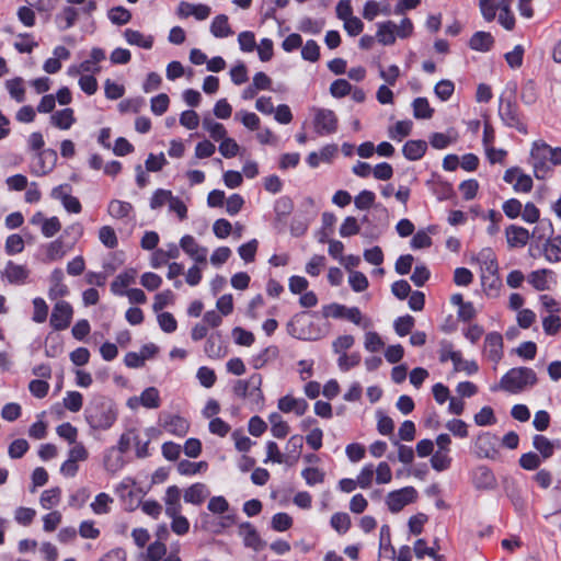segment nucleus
Instances as JSON below:
<instances>
[{"label": "nucleus", "instance_id": "nucleus-15", "mask_svg": "<svg viewBox=\"0 0 561 561\" xmlns=\"http://www.w3.org/2000/svg\"><path fill=\"white\" fill-rule=\"evenodd\" d=\"M278 409L284 413L294 412L296 415L301 416L308 409V403L302 398H294L289 394L278 400Z\"/></svg>", "mask_w": 561, "mask_h": 561}, {"label": "nucleus", "instance_id": "nucleus-47", "mask_svg": "<svg viewBox=\"0 0 561 561\" xmlns=\"http://www.w3.org/2000/svg\"><path fill=\"white\" fill-rule=\"evenodd\" d=\"M165 553V545L157 540L148 546L146 554L144 556V561H162Z\"/></svg>", "mask_w": 561, "mask_h": 561}, {"label": "nucleus", "instance_id": "nucleus-53", "mask_svg": "<svg viewBox=\"0 0 561 561\" xmlns=\"http://www.w3.org/2000/svg\"><path fill=\"white\" fill-rule=\"evenodd\" d=\"M330 523L339 534H345L351 527V518L346 513L333 514Z\"/></svg>", "mask_w": 561, "mask_h": 561}, {"label": "nucleus", "instance_id": "nucleus-56", "mask_svg": "<svg viewBox=\"0 0 561 561\" xmlns=\"http://www.w3.org/2000/svg\"><path fill=\"white\" fill-rule=\"evenodd\" d=\"M301 57L305 60L316 62L320 58V47L317 44L316 41L309 39L306 42V44L302 46L301 49Z\"/></svg>", "mask_w": 561, "mask_h": 561}, {"label": "nucleus", "instance_id": "nucleus-20", "mask_svg": "<svg viewBox=\"0 0 561 561\" xmlns=\"http://www.w3.org/2000/svg\"><path fill=\"white\" fill-rule=\"evenodd\" d=\"M51 195L54 198L60 199L64 207L69 213L78 214L81 211V204L79 199L72 195L67 194L65 191V186L61 185L54 188Z\"/></svg>", "mask_w": 561, "mask_h": 561}, {"label": "nucleus", "instance_id": "nucleus-57", "mask_svg": "<svg viewBox=\"0 0 561 561\" xmlns=\"http://www.w3.org/2000/svg\"><path fill=\"white\" fill-rule=\"evenodd\" d=\"M33 321L36 323H43L46 321L48 316V306L43 298H35L33 300Z\"/></svg>", "mask_w": 561, "mask_h": 561}, {"label": "nucleus", "instance_id": "nucleus-49", "mask_svg": "<svg viewBox=\"0 0 561 561\" xmlns=\"http://www.w3.org/2000/svg\"><path fill=\"white\" fill-rule=\"evenodd\" d=\"M510 8L511 5H508L507 0H505L503 3H500L499 22L507 31H512L515 26V18L512 14Z\"/></svg>", "mask_w": 561, "mask_h": 561}, {"label": "nucleus", "instance_id": "nucleus-18", "mask_svg": "<svg viewBox=\"0 0 561 561\" xmlns=\"http://www.w3.org/2000/svg\"><path fill=\"white\" fill-rule=\"evenodd\" d=\"M137 272L134 268H129L124 273H121L115 277L111 284V290L114 295L123 296L126 293V288L134 284L136 280Z\"/></svg>", "mask_w": 561, "mask_h": 561}, {"label": "nucleus", "instance_id": "nucleus-23", "mask_svg": "<svg viewBox=\"0 0 561 561\" xmlns=\"http://www.w3.org/2000/svg\"><path fill=\"white\" fill-rule=\"evenodd\" d=\"M75 122H76V118H75L73 110L69 108V107L64 108L61 111H57L50 116V123L55 127L62 129V130L70 129L71 126L75 124Z\"/></svg>", "mask_w": 561, "mask_h": 561}, {"label": "nucleus", "instance_id": "nucleus-64", "mask_svg": "<svg viewBox=\"0 0 561 561\" xmlns=\"http://www.w3.org/2000/svg\"><path fill=\"white\" fill-rule=\"evenodd\" d=\"M108 16L110 20L117 25H124L128 23L131 19L130 12L123 7L113 8L110 11Z\"/></svg>", "mask_w": 561, "mask_h": 561}, {"label": "nucleus", "instance_id": "nucleus-28", "mask_svg": "<svg viewBox=\"0 0 561 561\" xmlns=\"http://www.w3.org/2000/svg\"><path fill=\"white\" fill-rule=\"evenodd\" d=\"M125 39L130 45H136L145 49H150L153 44L152 36H146L139 31L127 28L124 32Z\"/></svg>", "mask_w": 561, "mask_h": 561}, {"label": "nucleus", "instance_id": "nucleus-37", "mask_svg": "<svg viewBox=\"0 0 561 561\" xmlns=\"http://www.w3.org/2000/svg\"><path fill=\"white\" fill-rule=\"evenodd\" d=\"M543 253L550 262L561 261V237L549 239L545 244Z\"/></svg>", "mask_w": 561, "mask_h": 561}, {"label": "nucleus", "instance_id": "nucleus-38", "mask_svg": "<svg viewBox=\"0 0 561 561\" xmlns=\"http://www.w3.org/2000/svg\"><path fill=\"white\" fill-rule=\"evenodd\" d=\"M262 383V377L260 374H253L248 379V389L251 388V392H248V399L251 398V401L256 405H260L263 401V394L260 389Z\"/></svg>", "mask_w": 561, "mask_h": 561}, {"label": "nucleus", "instance_id": "nucleus-11", "mask_svg": "<svg viewBox=\"0 0 561 561\" xmlns=\"http://www.w3.org/2000/svg\"><path fill=\"white\" fill-rule=\"evenodd\" d=\"M180 247L195 262L206 263L208 250L199 245L192 236L186 234L182 237L180 240Z\"/></svg>", "mask_w": 561, "mask_h": 561}, {"label": "nucleus", "instance_id": "nucleus-21", "mask_svg": "<svg viewBox=\"0 0 561 561\" xmlns=\"http://www.w3.org/2000/svg\"><path fill=\"white\" fill-rule=\"evenodd\" d=\"M477 260L481 266V274L499 273L496 256L492 249H482L479 252Z\"/></svg>", "mask_w": 561, "mask_h": 561}, {"label": "nucleus", "instance_id": "nucleus-40", "mask_svg": "<svg viewBox=\"0 0 561 561\" xmlns=\"http://www.w3.org/2000/svg\"><path fill=\"white\" fill-rule=\"evenodd\" d=\"M203 127L209 133V136L216 140H224L226 137V129L222 124L215 122L209 117L203 119Z\"/></svg>", "mask_w": 561, "mask_h": 561}, {"label": "nucleus", "instance_id": "nucleus-55", "mask_svg": "<svg viewBox=\"0 0 561 561\" xmlns=\"http://www.w3.org/2000/svg\"><path fill=\"white\" fill-rule=\"evenodd\" d=\"M83 404V397L78 391H69L64 398V405L71 412H79Z\"/></svg>", "mask_w": 561, "mask_h": 561}, {"label": "nucleus", "instance_id": "nucleus-22", "mask_svg": "<svg viewBox=\"0 0 561 561\" xmlns=\"http://www.w3.org/2000/svg\"><path fill=\"white\" fill-rule=\"evenodd\" d=\"M427 142L424 140H409L402 148L403 156L410 161L420 160L426 152Z\"/></svg>", "mask_w": 561, "mask_h": 561}, {"label": "nucleus", "instance_id": "nucleus-17", "mask_svg": "<svg viewBox=\"0 0 561 561\" xmlns=\"http://www.w3.org/2000/svg\"><path fill=\"white\" fill-rule=\"evenodd\" d=\"M188 422L179 415H168L163 419L162 427L170 434L179 437L184 436L188 431Z\"/></svg>", "mask_w": 561, "mask_h": 561}, {"label": "nucleus", "instance_id": "nucleus-58", "mask_svg": "<svg viewBox=\"0 0 561 561\" xmlns=\"http://www.w3.org/2000/svg\"><path fill=\"white\" fill-rule=\"evenodd\" d=\"M543 459L535 453L523 454L519 458V466L525 470H536Z\"/></svg>", "mask_w": 561, "mask_h": 561}, {"label": "nucleus", "instance_id": "nucleus-45", "mask_svg": "<svg viewBox=\"0 0 561 561\" xmlns=\"http://www.w3.org/2000/svg\"><path fill=\"white\" fill-rule=\"evenodd\" d=\"M413 115L415 118H431L433 115V108L430 106L427 99L416 98L413 103Z\"/></svg>", "mask_w": 561, "mask_h": 561}, {"label": "nucleus", "instance_id": "nucleus-52", "mask_svg": "<svg viewBox=\"0 0 561 561\" xmlns=\"http://www.w3.org/2000/svg\"><path fill=\"white\" fill-rule=\"evenodd\" d=\"M210 31L216 37H225L230 34L228 19L226 15H218L214 19Z\"/></svg>", "mask_w": 561, "mask_h": 561}, {"label": "nucleus", "instance_id": "nucleus-32", "mask_svg": "<svg viewBox=\"0 0 561 561\" xmlns=\"http://www.w3.org/2000/svg\"><path fill=\"white\" fill-rule=\"evenodd\" d=\"M439 359L443 363L450 359L454 364V367H460V364H462L461 353L458 351H455L453 347V344L447 341H444L440 344Z\"/></svg>", "mask_w": 561, "mask_h": 561}, {"label": "nucleus", "instance_id": "nucleus-33", "mask_svg": "<svg viewBox=\"0 0 561 561\" xmlns=\"http://www.w3.org/2000/svg\"><path fill=\"white\" fill-rule=\"evenodd\" d=\"M533 446L543 460L550 458L554 453L553 443L543 435H535Z\"/></svg>", "mask_w": 561, "mask_h": 561}, {"label": "nucleus", "instance_id": "nucleus-12", "mask_svg": "<svg viewBox=\"0 0 561 561\" xmlns=\"http://www.w3.org/2000/svg\"><path fill=\"white\" fill-rule=\"evenodd\" d=\"M499 112L506 126L516 128L518 131L526 133V126L520 122L518 111L514 104L511 102L501 104Z\"/></svg>", "mask_w": 561, "mask_h": 561}, {"label": "nucleus", "instance_id": "nucleus-19", "mask_svg": "<svg viewBox=\"0 0 561 561\" xmlns=\"http://www.w3.org/2000/svg\"><path fill=\"white\" fill-rule=\"evenodd\" d=\"M28 270L24 265L9 261L4 267L3 276L11 284H23L28 277Z\"/></svg>", "mask_w": 561, "mask_h": 561}, {"label": "nucleus", "instance_id": "nucleus-13", "mask_svg": "<svg viewBox=\"0 0 561 561\" xmlns=\"http://www.w3.org/2000/svg\"><path fill=\"white\" fill-rule=\"evenodd\" d=\"M134 207L130 203L121 199H112L107 205V214L112 219L128 221L131 219Z\"/></svg>", "mask_w": 561, "mask_h": 561}, {"label": "nucleus", "instance_id": "nucleus-34", "mask_svg": "<svg viewBox=\"0 0 561 561\" xmlns=\"http://www.w3.org/2000/svg\"><path fill=\"white\" fill-rule=\"evenodd\" d=\"M506 494L517 512L524 513L526 511L527 501L520 488L512 484L506 488Z\"/></svg>", "mask_w": 561, "mask_h": 561}, {"label": "nucleus", "instance_id": "nucleus-26", "mask_svg": "<svg viewBox=\"0 0 561 561\" xmlns=\"http://www.w3.org/2000/svg\"><path fill=\"white\" fill-rule=\"evenodd\" d=\"M493 44L494 38L491 33L482 31L476 32L469 41L470 48L478 51H488Z\"/></svg>", "mask_w": 561, "mask_h": 561}, {"label": "nucleus", "instance_id": "nucleus-60", "mask_svg": "<svg viewBox=\"0 0 561 561\" xmlns=\"http://www.w3.org/2000/svg\"><path fill=\"white\" fill-rule=\"evenodd\" d=\"M360 227L357 219L353 216H348L344 219L340 227V234L343 238L355 236L359 232Z\"/></svg>", "mask_w": 561, "mask_h": 561}, {"label": "nucleus", "instance_id": "nucleus-9", "mask_svg": "<svg viewBox=\"0 0 561 561\" xmlns=\"http://www.w3.org/2000/svg\"><path fill=\"white\" fill-rule=\"evenodd\" d=\"M57 160V153L53 149L43 150L34 157L32 172L36 175L47 174L53 170Z\"/></svg>", "mask_w": 561, "mask_h": 561}, {"label": "nucleus", "instance_id": "nucleus-29", "mask_svg": "<svg viewBox=\"0 0 561 561\" xmlns=\"http://www.w3.org/2000/svg\"><path fill=\"white\" fill-rule=\"evenodd\" d=\"M69 249L70 247L65 244L61 239H56L46 247V260L49 262L59 261L67 254Z\"/></svg>", "mask_w": 561, "mask_h": 561}, {"label": "nucleus", "instance_id": "nucleus-36", "mask_svg": "<svg viewBox=\"0 0 561 561\" xmlns=\"http://www.w3.org/2000/svg\"><path fill=\"white\" fill-rule=\"evenodd\" d=\"M79 15V10L72 7H65L59 14H57L56 20L62 30L70 28L75 22L77 21Z\"/></svg>", "mask_w": 561, "mask_h": 561}, {"label": "nucleus", "instance_id": "nucleus-46", "mask_svg": "<svg viewBox=\"0 0 561 561\" xmlns=\"http://www.w3.org/2000/svg\"><path fill=\"white\" fill-rule=\"evenodd\" d=\"M412 130L411 121H399L393 127L389 129V137L392 140L401 141L404 137L409 136Z\"/></svg>", "mask_w": 561, "mask_h": 561}, {"label": "nucleus", "instance_id": "nucleus-6", "mask_svg": "<svg viewBox=\"0 0 561 561\" xmlns=\"http://www.w3.org/2000/svg\"><path fill=\"white\" fill-rule=\"evenodd\" d=\"M416 490L413 486H405L400 490L388 493L386 503L392 513L400 512L405 505L412 503L416 499Z\"/></svg>", "mask_w": 561, "mask_h": 561}, {"label": "nucleus", "instance_id": "nucleus-44", "mask_svg": "<svg viewBox=\"0 0 561 561\" xmlns=\"http://www.w3.org/2000/svg\"><path fill=\"white\" fill-rule=\"evenodd\" d=\"M205 353L210 358H220L224 355L222 342L219 335H210L205 344Z\"/></svg>", "mask_w": 561, "mask_h": 561}, {"label": "nucleus", "instance_id": "nucleus-48", "mask_svg": "<svg viewBox=\"0 0 561 561\" xmlns=\"http://www.w3.org/2000/svg\"><path fill=\"white\" fill-rule=\"evenodd\" d=\"M104 466L107 471L116 472L124 466L123 456H121L119 451H116L115 448L108 450L104 459Z\"/></svg>", "mask_w": 561, "mask_h": 561}, {"label": "nucleus", "instance_id": "nucleus-16", "mask_svg": "<svg viewBox=\"0 0 561 561\" xmlns=\"http://www.w3.org/2000/svg\"><path fill=\"white\" fill-rule=\"evenodd\" d=\"M163 501L168 516H176V514L182 512L181 490L176 485H171L167 489Z\"/></svg>", "mask_w": 561, "mask_h": 561}, {"label": "nucleus", "instance_id": "nucleus-7", "mask_svg": "<svg viewBox=\"0 0 561 561\" xmlns=\"http://www.w3.org/2000/svg\"><path fill=\"white\" fill-rule=\"evenodd\" d=\"M72 307L65 300H59L55 304L50 316V324L57 330L61 331L69 327L72 319Z\"/></svg>", "mask_w": 561, "mask_h": 561}, {"label": "nucleus", "instance_id": "nucleus-14", "mask_svg": "<svg viewBox=\"0 0 561 561\" xmlns=\"http://www.w3.org/2000/svg\"><path fill=\"white\" fill-rule=\"evenodd\" d=\"M507 245L510 248H523L530 240V232L520 226L511 225L505 230Z\"/></svg>", "mask_w": 561, "mask_h": 561}, {"label": "nucleus", "instance_id": "nucleus-25", "mask_svg": "<svg viewBox=\"0 0 561 561\" xmlns=\"http://www.w3.org/2000/svg\"><path fill=\"white\" fill-rule=\"evenodd\" d=\"M396 30L397 24L392 21H386L378 24V30L376 33L377 41L382 45H392L396 42Z\"/></svg>", "mask_w": 561, "mask_h": 561}, {"label": "nucleus", "instance_id": "nucleus-41", "mask_svg": "<svg viewBox=\"0 0 561 561\" xmlns=\"http://www.w3.org/2000/svg\"><path fill=\"white\" fill-rule=\"evenodd\" d=\"M23 83L24 81L22 78H14L5 81L9 94L19 103L23 102L25 99V89Z\"/></svg>", "mask_w": 561, "mask_h": 561}, {"label": "nucleus", "instance_id": "nucleus-3", "mask_svg": "<svg viewBox=\"0 0 561 561\" xmlns=\"http://www.w3.org/2000/svg\"><path fill=\"white\" fill-rule=\"evenodd\" d=\"M163 206H168L170 211H174L180 220H184L187 216V207L169 190H157L150 199V208L159 209Z\"/></svg>", "mask_w": 561, "mask_h": 561}, {"label": "nucleus", "instance_id": "nucleus-42", "mask_svg": "<svg viewBox=\"0 0 561 561\" xmlns=\"http://www.w3.org/2000/svg\"><path fill=\"white\" fill-rule=\"evenodd\" d=\"M139 400L141 401V405L147 409H157L160 405V396L159 391L154 387H149L145 389L139 396Z\"/></svg>", "mask_w": 561, "mask_h": 561}, {"label": "nucleus", "instance_id": "nucleus-1", "mask_svg": "<svg viewBox=\"0 0 561 561\" xmlns=\"http://www.w3.org/2000/svg\"><path fill=\"white\" fill-rule=\"evenodd\" d=\"M117 419V409L112 399L95 396L85 408V420L93 430H107Z\"/></svg>", "mask_w": 561, "mask_h": 561}, {"label": "nucleus", "instance_id": "nucleus-54", "mask_svg": "<svg viewBox=\"0 0 561 561\" xmlns=\"http://www.w3.org/2000/svg\"><path fill=\"white\" fill-rule=\"evenodd\" d=\"M375 474V467L373 463L365 465L357 474V482L360 489L370 488Z\"/></svg>", "mask_w": 561, "mask_h": 561}, {"label": "nucleus", "instance_id": "nucleus-51", "mask_svg": "<svg viewBox=\"0 0 561 561\" xmlns=\"http://www.w3.org/2000/svg\"><path fill=\"white\" fill-rule=\"evenodd\" d=\"M449 451L437 450L431 458V465L436 471H444L450 467L451 458Z\"/></svg>", "mask_w": 561, "mask_h": 561}, {"label": "nucleus", "instance_id": "nucleus-2", "mask_svg": "<svg viewBox=\"0 0 561 561\" xmlns=\"http://www.w3.org/2000/svg\"><path fill=\"white\" fill-rule=\"evenodd\" d=\"M537 382L536 373L528 367H516L510 369L500 381V388L511 392L518 393L525 388L531 387Z\"/></svg>", "mask_w": 561, "mask_h": 561}, {"label": "nucleus", "instance_id": "nucleus-63", "mask_svg": "<svg viewBox=\"0 0 561 561\" xmlns=\"http://www.w3.org/2000/svg\"><path fill=\"white\" fill-rule=\"evenodd\" d=\"M169 103V96L165 93H160L159 95L151 99L150 108L153 114L162 115L167 112Z\"/></svg>", "mask_w": 561, "mask_h": 561}, {"label": "nucleus", "instance_id": "nucleus-30", "mask_svg": "<svg viewBox=\"0 0 561 561\" xmlns=\"http://www.w3.org/2000/svg\"><path fill=\"white\" fill-rule=\"evenodd\" d=\"M481 282L483 286V290L488 296L496 297L500 293V288L502 286L501 278L499 277V273L491 274H481Z\"/></svg>", "mask_w": 561, "mask_h": 561}, {"label": "nucleus", "instance_id": "nucleus-4", "mask_svg": "<svg viewBox=\"0 0 561 561\" xmlns=\"http://www.w3.org/2000/svg\"><path fill=\"white\" fill-rule=\"evenodd\" d=\"M530 158L535 176L545 179L553 167L552 161H550V146L542 141L534 142Z\"/></svg>", "mask_w": 561, "mask_h": 561}, {"label": "nucleus", "instance_id": "nucleus-62", "mask_svg": "<svg viewBox=\"0 0 561 561\" xmlns=\"http://www.w3.org/2000/svg\"><path fill=\"white\" fill-rule=\"evenodd\" d=\"M375 202V194L371 191L364 190L355 196L354 204L357 209H369Z\"/></svg>", "mask_w": 561, "mask_h": 561}, {"label": "nucleus", "instance_id": "nucleus-35", "mask_svg": "<svg viewBox=\"0 0 561 561\" xmlns=\"http://www.w3.org/2000/svg\"><path fill=\"white\" fill-rule=\"evenodd\" d=\"M272 85L271 78L264 72H256L253 77L252 85L248 88V98H253L259 91L270 90Z\"/></svg>", "mask_w": 561, "mask_h": 561}, {"label": "nucleus", "instance_id": "nucleus-10", "mask_svg": "<svg viewBox=\"0 0 561 561\" xmlns=\"http://www.w3.org/2000/svg\"><path fill=\"white\" fill-rule=\"evenodd\" d=\"M484 354L490 360L497 364L503 356V337L497 332L486 334L484 340Z\"/></svg>", "mask_w": 561, "mask_h": 561}, {"label": "nucleus", "instance_id": "nucleus-39", "mask_svg": "<svg viewBox=\"0 0 561 561\" xmlns=\"http://www.w3.org/2000/svg\"><path fill=\"white\" fill-rule=\"evenodd\" d=\"M114 502L113 497H111L107 493H100L95 496L94 501L91 503V508L96 515L107 514L111 510V504Z\"/></svg>", "mask_w": 561, "mask_h": 561}, {"label": "nucleus", "instance_id": "nucleus-5", "mask_svg": "<svg viewBox=\"0 0 561 561\" xmlns=\"http://www.w3.org/2000/svg\"><path fill=\"white\" fill-rule=\"evenodd\" d=\"M313 128L320 136L335 133L337 129V117L335 113L328 108H316Z\"/></svg>", "mask_w": 561, "mask_h": 561}, {"label": "nucleus", "instance_id": "nucleus-61", "mask_svg": "<svg viewBox=\"0 0 561 561\" xmlns=\"http://www.w3.org/2000/svg\"><path fill=\"white\" fill-rule=\"evenodd\" d=\"M360 363V355L358 353L346 354L343 353L337 359V366L342 371H348L351 368Z\"/></svg>", "mask_w": 561, "mask_h": 561}, {"label": "nucleus", "instance_id": "nucleus-27", "mask_svg": "<svg viewBox=\"0 0 561 561\" xmlns=\"http://www.w3.org/2000/svg\"><path fill=\"white\" fill-rule=\"evenodd\" d=\"M473 482L478 489L488 490L494 488L495 477L488 467L480 466L474 471Z\"/></svg>", "mask_w": 561, "mask_h": 561}, {"label": "nucleus", "instance_id": "nucleus-59", "mask_svg": "<svg viewBox=\"0 0 561 561\" xmlns=\"http://www.w3.org/2000/svg\"><path fill=\"white\" fill-rule=\"evenodd\" d=\"M348 283L356 293L364 291L368 287V279L364 273L353 271L348 276Z\"/></svg>", "mask_w": 561, "mask_h": 561}, {"label": "nucleus", "instance_id": "nucleus-31", "mask_svg": "<svg viewBox=\"0 0 561 561\" xmlns=\"http://www.w3.org/2000/svg\"><path fill=\"white\" fill-rule=\"evenodd\" d=\"M550 274H552V272L546 268L534 271L528 275V282L536 290H547L550 288L548 282V275Z\"/></svg>", "mask_w": 561, "mask_h": 561}, {"label": "nucleus", "instance_id": "nucleus-8", "mask_svg": "<svg viewBox=\"0 0 561 561\" xmlns=\"http://www.w3.org/2000/svg\"><path fill=\"white\" fill-rule=\"evenodd\" d=\"M473 451L478 458H495L497 455L496 437L489 432L479 434L474 440Z\"/></svg>", "mask_w": 561, "mask_h": 561}, {"label": "nucleus", "instance_id": "nucleus-24", "mask_svg": "<svg viewBox=\"0 0 561 561\" xmlns=\"http://www.w3.org/2000/svg\"><path fill=\"white\" fill-rule=\"evenodd\" d=\"M209 491L203 483H195L187 488L184 492V501L194 505L202 504L208 496Z\"/></svg>", "mask_w": 561, "mask_h": 561}, {"label": "nucleus", "instance_id": "nucleus-50", "mask_svg": "<svg viewBox=\"0 0 561 561\" xmlns=\"http://www.w3.org/2000/svg\"><path fill=\"white\" fill-rule=\"evenodd\" d=\"M60 501V489L54 488L49 490H45L39 499L41 505L46 508L50 510L54 506H56Z\"/></svg>", "mask_w": 561, "mask_h": 561}, {"label": "nucleus", "instance_id": "nucleus-43", "mask_svg": "<svg viewBox=\"0 0 561 561\" xmlns=\"http://www.w3.org/2000/svg\"><path fill=\"white\" fill-rule=\"evenodd\" d=\"M98 237L100 242L108 249H114L118 244L116 232L111 226H102L99 229Z\"/></svg>", "mask_w": 561, "mask_h": 561}]
</instances>
